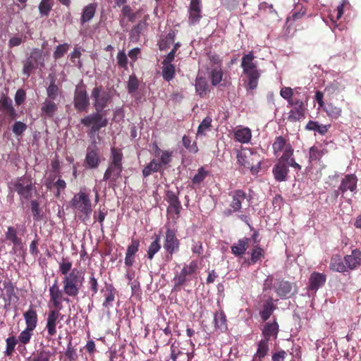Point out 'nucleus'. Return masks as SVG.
<instances>
[{"label":"nucleus","mask_w":361,"mask_h":361,"mask_svg":"<svg viewBox=\"0 0 361 361\" xmlns=\"http://www.w3.org/2000/svg\"><path fill=\"white\" fill-rule=\"evenodd\" d=\"M6 239L11 241L14 245L20 243V239L18 238L16 231L13 227H8L6 232Z\"/></svg>","instance_id":"obj_50"},{"label":"nucleus","mask_w":361,"mask_h":361,"mask_svg":"<svg viewBox=\"0 0 361 361\" xmlns=\"http://www.w3.org/2000/svg\"><path fill=\"white\" fill-rule=\"evenodd\" d=\"M89 105V98L83 85H77L74 95V106L79 111H85Z\"/></svg>","instance_id":"obj_15"},{"label":"nucleus","mask_w":361,"mask_h":361,"mask_svg":"<svg viewBox=\"0 0 361 361\" xmlns=\"http://www.w3.org/2000/svg\"><path fill=\"white\" fill-rule=\"evenodd\" d=\"M138 88V80L135 76H130L128 82V89L130 93L135 92Z\"/></svg>","instance_id":"obj_63"},{"label":"nucleus","mask_w":361,"mask_h":361,"mask_svg":"<svg viewBox=\"0 0 361 361\" xmlns=\"http://www.w3.org/2000/svg\"><path fill=\"white\" fill-rule=\"evenodd\" d=\"M331 125L319 124L317 121H310L306 125V129L308 130H314L322 135H324L329 130Z\"/></svg>","instance_id":"obj_32"},{"label":"nucleus","mask_w":361,"mask_h":361,"mask_svg":"<svg viewBox=\"0 0 361 361\" xmlns=\"http://www.w3.org/2000/svg\"><path fill=\"white\" fill-rule=\"evenodd\" d=\"M53 0H42L39 6V10L42 16H47L51 9Z\"/></svg>","instance_id":"obj_48"},{"label":"nucleus","mask_w":361,"mask_h":361,"mask_svg":"<svg viewBox=\"0 0 361 361\" xmlns=\"http://www.w3.org/2000/svg\"><path fill=\"white\" fill-rule=\"evenodd\" d=\"M326 153V150L325 149L313 146L310 149V159L311 161L319 160Z\"/></svg>","instance_id":"obj_46"},{"label":"nucleus","mask_w":361,"mask_h":361,"mask_svg":"<svg viewBox=\"0 0 361 361\" xmlns=\"http://www.w3.org/2000/svg\"><path fill=\"white\" fill-rule=\"evenodd\" d=\"M122 157L123 154L120 149H116L114 147L111 148V162L110 164L122 166Z\"/></svg>","instance_id":"obj_49"},{"label":"nucleus","mask_w":361,"mask_h":361,"mask_svg":"<svg viewBox=\"0 0 361 361\" xmlns=\"http://www.w3.org/2000/svg\"><path fill=\"white\" fill-rule=\"evenodd\" d=\"M6 353L7 355H10L13 353L15 347L17 344L16 338L14 336L8 337L6 341Z\"/></svg>","instance_id":"obj_58"},{"label":"nucleus","mask_w":361,"mask_h":361,"mask_svg":"<svg viewBox=\"0 0 361 361\" xmlns=\"http://www.w3.org/2000/svg\"><path fill=\"white\" fill-rule=\"evenodd\" d=\"M288 161V160H282V159H279L276 164L273 168V173L277 181L281 182L286 180L288 172V167L286 161Z\"/></svg>","instance_id":"obj_19"},{"label":"nucleus","mask_w":361,"mask_h":361,"mask_svg":"<svg viewBox=\"0 0 361 361\" xmlns=\"http://www.w3.org/2000/svg\"><path fill=\"white\" fill-rule=\"evenodd\" d=\"M280 95L288 101V103H290L293 95V90L289 87H283L280 90Z\"/></svg>","instance_id":"obj_57"},{"label":"nucleus","mask_w":361,"mask_h":361,"mask_svg":"<svg viewBox=\"0 0 361 361\" xmlns=\"http://www.w3.org/2000/svg\"><path fill=\"white\" fill-rule=\"evenodd\" d=\"M31 210L35 219L38 220L41 219V210L37 201L33 200L31 202Z\"/></svg>","instance_id":"obj_61"},{"label":"nucleus","mask_w":361,"mask_h":361,"mask_svg":"<svg viewBox=\"0 0 361 361\" xmlns=\"http://www.w3.org/2000/svg\"><path fill=\"white\" fill-rule=\"evenodd\" d=\"M26 323V328L29 330H35L37 323V314L35 310L30 308L23 314Z\"/></svg>","instance_id":"obj_29"},{"label":"nucleus","mask_w":361,"mask_h":361,"mask_svg":"<svg viewBox=\"0 0 361 361\" xmlns=\"http://www.w3.org/2000/svg\"><path fill=\"white\" fill-rule=\"evenodd\" d=\"M94 100V106L96 111L102 112L111 99L110 93L102 90L101 87H95L91 93Z\"/></svg>","instance_id":"obj_13"},{"label":"nucleus","mask_w":361,"mask_h":361,"mask_svg":"<svg viewBox=\"0 0 361 361\" xmlns=\"http://www.w3.org/2000/svg\"><path fill=\"white\" fill-rule=\"evenodd\" d=\"M357 178L353 174H349L345 176L342 180L339 189L344 192L347 190L354 192L357 186Z\"/></svg>","instance_id":"obj_26"},{"label":"nucleus","mask_w":361,"mask_h":361,"mask_svg":"<svg viewBox=\"0 0 361 361\" xmlns=\"http://www.w3.org/2000/svg\"><path fill=\"white\" fill-rule=\"evenodd\" d=\"M72 262H69L66 259H63L62 262L59 263V271L60 272L64 275V276H67L68 274L72 271Z\"/></svg>","instance_id":"obj_52"},{"label":"nucleus","mask_w":361,"mask_h":361,"mask_svg":"<svg viewBox=\"0 0 361 361\" xmlns=\"http://www.w3.org/2000/svg\"><path fill=\"white\" fill-rule=\"evenodd\" d=\"M153 154L155 159L158 160L159 164L162 169L169 165L172 159L173 152L168 150H162L159 149L157 145L153 146Z\"/></svg>","instance_id":"obj_18"},{"label":"nucleus","mask_w":361,"mask_h":361,"mask_svg":"<svg viewBox=\"0 0 361 361\" xmlns=\"http://www.w3.org/2000/svg\"><path fill=\"white\" fill-rule=\"evenodd\" d=\"M80 123L86 126H91L90 135H94L100 128L106 126L108 121L106 118L103 117L101 112L96 111V113L88 115L82 118Z\"/></svg>","instance_id":"obj_9"},{"label":"nucleus","mask_w":361,"mask_h":361,"mask_svg":"<svg viewBox=\"0 0 361 361\" xmlns=\"http://www.w3.org/2000/svg\"><path fill=\"white\" fill-rule=\"evenodd\" d=\"M272 147L276 156H279L281 152H283L280 158L282 160H288L293 154V149L291 145L282 136L276 137Z\"/></svg>","instance_id":"obj_11"},{"label":"nucleus","mask_w":361,"mask_h":361,"mask_svg":"<svg viewBox=\"0 0 361 361\" xmlns=\"http://www.w3.org/2000/svg\"><path fill=\"white\" fill-rule=\"evenodd\" d=\"M71 205L74 213L80 219H82L83 221L89 219L92 212V207L87 193L80 190L73 196Z\"/></svg>","instance_id":"obj_1"},{"label":"nucleus","mask_w":361,"mask_h":361,"mask_svg":"<svg viewBox=\"0 0 361 361\" xmlns=\"http://www.w3.org/2000/svg\"><path fill=\"white\" fill-rule=\"evenodd\" d=\"M274 308L272 299L270 298L264 303L263 309L259 313L263 321H267L270 317L274 310Z\"/></svg>","instance_id":"obj_39"},{"label":"nucleus","mask_w":361,"mask_h":361,"mask_svg":"<svg viewBox=\"0 0 361 361\" xmlns=\"http://www.w3.org/2000/svg\"><path fill=\"white\" fill-rule=\"evenodd\" d=\"M348 3V0H343L342 3L337 6L333 11H330L329 17L334 27H337L336 21L339 20L343 14V7Z\"/></svg>","instance_id":"obj_31"},{"label":"nucleus","mask_w":361,"mask_h":361,"mask_svg":"<svg viewBox=\"0 0 361 361\" xmlns=\"http://www.w3.org/2000/svg\"><path fill=\"white\" fill-rule=\"evenodd\" d=\"M212 121V118L209 116L204 118L198 127L197 136H204L207 132L211 130Z\"/></svg>","instance_id":"obj_44"},{"label":"nucleus","mask_w":361,"mask_h":361,"mask_svg":"<svg viewBox=\"0 0 361 361\" xmlns=\"http://www.w3.org/2000/svg\"><path fill=\"white\" fill-rule=\"evenodd\" d=\"M69 45L66 43L57 46L54 52V57L56 59L61 58L68 50Z\"/></svg>","instance_id":"obj_54"},{"label":"nucleus","mask_w":361,"mask_h":361,"mask_svg":"<svg viewBox=\"0 0 361 361\" xmlns=\"http://www.w3.org/2000/svg\"><path fill=\"white\" fill-rule=\"evenodd\" d=\"M361 261V252L358 250H353L350 255L344 257V262L348 269H354L360 265Z\"/></svg>","instance_id":"obj_24"},{"label":"nucleus","mask_w":361,"mask_h":361,"mask_svg":"<svg viewBox=\"0 0 361 361\" xmlns=\"http://www.w3.org/2000/svg\"><path fill=\"white\" fill-rule=\"evenodd\" d=\"M331 119L338 118L342 113V109L339 106L334 105L332 103H328L322 109Z\"/></svg>","instance_id":"obj_34"},{"label":"nucleus","mask_w":361,"mask_h":361,"mask_svg":"<svg viewBox=\"0 0 361 361\" xmlns=\"http://www.w3.org/2000/svg\"><path fill=\"white\" fill-rule=\"evenodd\" d=\"M63 319V315L61 313V310L49 309L47 317L46 329L48 336H53L56 334V326Z\"/></svg>","instance_id":"obj_14"},{"label":"nucleus","mask_w":361,"mask_h":361,"mask_svg":"<svg viewBox=\"0 0 361 361\" xmlns=\"http://www.w3.org/2000/svg\"><path fill=\"white\" fill-rule=\"evenodd\" d=\"M330 269L338 272H345L347 271L345 263L342 262L340 256L334 255L331 259Z\"/></svg>","instance_id":"obj_35"},{"label":"nucleus","mask_w":361,"mask_h":361,"mask_svg":"<svg viewBox=\"0 0 361 361\" xmlns=\"http://www.w3.org/2000/svg\"><path fill=\"white\" fill-rule=\"evenodd\" d=\"M326 276L325 274L313 272L309 279V288L312 290L317 291L326 282Z\"/></svg>","instance_id":"obj_23"},{"label":"nucleus","mask_w":361,"mask_h":361,"mask_svg":"<svg viewBox=\"0 0 361 361\" xmlns=\"http://www.w3.org/2000/svg\"><path fill=\"white\" fill-rule=\"evenodd\" d=\"M214 320L215 326L217 329H220L221 331H224L227 329L226 317L222 311L215 313Z\"/></svg>","instance_id":"obj_43"},{"label":"nucleus","mask_w":361,"mask_h":361,"mask_svg":"<svg viewBox=\"0 0 361 361\" xmlns=\"http://www.w3.org/2000/svg\"><path fill=\"white\" fill-rule=\"evenodd\" d=\"M11 184L23 202L31 197L34 185L30 177L23 176L16 179Z\"/></svg>","instance_id":"obj_7"},{"label":"nucleus","mask_w":361,"mask_h":361,"mask_svg":"<svg viewBox=\"0 0 361 361\" xmlns=\"http://www.w3.org/2000/svg\"><path fill=\"white\" fill-rule=\"evenodd\" d=\"M196 92L201 97L206 95L208 90V84L205 78L202 77H197L195 80Z\"/></svg>","instance_id":"obj_40"},{"label":"nucleus","mask_w":361,"mask_h":361,"mask_svg":"<svg viewBox=\"0 0 361 361\" xmlns=\"http://www.w3.org/2000/svg\"><path fill=\"white\" fill-rule=\"evenodd\" d=\"M255 56L252 51L245 54L242 57L241 67L244 74L247 78V85L251 90L257 87L258 80L260 77L259 71L257 68V63L255 61Z\"/></svg>","instance_id":"obj_2"},{"label":"nucleus","mask_w":361,"mask_h":361,"mask_svg":"<svg viewBox=\"0 0 361 361\" xmlns=\"http://www.w3.org/2000/svg\"><path fill=\"white\" fill-rule=\"evenodd\" d=\"M85 162L88 167L91 169L97 168L99 166L100 159L95 144L87 148Z\"/></svg>","instance_id":"obj_20"},{"label":"nucleus","mask_w":361,"mask_h":361,"mask_svg":"<svg viewBox=\"0 0 361 361\" xmlns=\"http://www.w3.org/2000/svg\"><path fill=\"white\" fill-rule=\"evenodd\" d=\"M96 11V6L90 4L83 8L82 14L81 16V23H85L90 21L94 16Z\"/></svg>","instance_id":"obj_38"},{"label":"nucleus","mask_w":361,"mask_h":361,"mask_svg":"<svg viewBox=\"0 0 361 361\" xmlns=\"http://www.w3.org/2000/svg\"><path fill=\"white\" fill-rule=\"evenodd\" d=\"M84 281L83 276L77 269H73L67 276L63 278V290L67 296L76 297Z\"/></svg>","instance_id":"obj_3"},{"label":"nucleus","mask_w":361,"mask_h":361,"mask_svg":"<svg viewBox=\"0 0 361 361\" xmlns=\"http://www.w3.org/2000/svg\"><path fill=\"white\" fill-rule=\"evenodd\" d=\"M57 105L50 99H46L42 106V116L46 118H51L57 110Z\"/></svg>","instance_id":"obj_28"},{"label":"nucleus","mask_w":361,"mask_h":361,"mask_svg":"<svg viewBox=\"0 0 361 361\" xmlns=\"http://www.w3.org/2000/svg\"><path fill=\"white\" fill-rule=\"evenodd\" d=\"M278 332L279 325L276 321L271 323H266L262 329V334L264 337V339H267L268 341L271 338L276 339L277 338Z\"/></svg>","instance_id":"obj_27"},{"label":"nucleus","mask_w":361,"mask_h":361,"mask_svg":"<svg viewBox=\"0 0 361 361\" xmlns=\"http://www.w3.org/2000/svg\"><path fill=\"white\" fill-rule=\"evenodd\" d=\"M249 239L244 238L240 239L236 243L231 246V252L236 256L242 255L246 251L248 246Z\"/></svg>","instance_id":"obj_30"},{"label":"nucleus","mask_w":361,"mask_h":361,"mask_svg":"<svg viewBox=\"0 0 361 361\" xmlns=\"http://www.w3.org/2000/svg\"><path fill=\"white\" fill-rule=\"evenodd\" d=\"M264 256V250L258 246H255L251 253V261L254 264Z\"/></svg>","instance_id":"obj_56"},{"label":"nucleus","mask_w":361,"mask_h":361,"mask_svg":"<svg viewBox=\"0 0 361 361\" xmlns=\"http://www.w3.org/2000/svg\"><path fill=\"white\" fill-rule=\"evenodd\" d=\"M180 47V43H176L172 50L168 54L162 62V76L166 81L171 80L175 75V67L171 63L175 57L176 50Z\"/></svg>","instance_id":"obj_12"},{"label":"nucleus","mask_w":361,"mask_h":361,"mask_svg":"<svg viewBox=\"0 0 361 361\" xmlns=\"http://www.w3.org/2000/svg\"><path fill=\"white\" fill-rule=\"evenodd\" d=\"M175 38V32L173 31L170 32L166 36L163 37L159 42V49L161 50H165L169 48V47L173 44Z\"/></svg>","instance_id":"obj_42"},{"label":"nucleus","mask_w":361,"mask_h":361,"mask_svg":"<svg viewBox=\"0 0 361 361\" xmlns=\"http://www.w3.org/2000/svg\"><path fill=\"white\" fill-rule=\"evenodd\" d=\"M51 353L49 351H42L35 356L31 361H49Z\"/></svg>","instance_id":"obj_64"},{"label":"nucleus","mask_w":361,"mask_h":361,"mask_svg":"<svg viewBox=\"0 0 361 361\" xmlns=\"http://www.w3.org/2000/svg\"><path fill=\"white\" fill-rule=\"evenodd\" d=\"M0 110L10 116H13L15 110L13 107L12 100L7 97H1L0 99Z\"/></svg>","instance_id":"obj_37"},{"label":"nucleus","mask_w":361,"mask_h":361,"mask_svg":"<svg viewBox=\"0 0 361 361\" xmlns=\"http://www.w3.org/2000/svg\"><path fill=\"white\" fill-rule=\"evenodd\" d=\"M197 263L192 261L188 264H185L180 273H176L173 279L174 288H178L185 284L196 276Z\"/></svg>","instance_id":"obj_8"},{"label":"nucleus","mask_w":361,"mask_h":361,"mask_svg":"<svg viewBox=\"0 0 361 361\" xmlns=\"http://www.w3.org/2000/svg\"><path fill=\"white\" fill-rule=\"evenodd\" d=\"M229 196L232 200L230 203L231 209L228 211V214L239 212L242 208V203L244 202L246 195L242 190H235L229 192Z\"/></svg>","instance_id":"obj_17"},{"label":"nucleus","mask_w":361,"mask_h":361,"mask_svg":"<svg viewBox=\"0 0 361 361\" xmlns=\"http://www.w3.org/2000/svg\"><path fill=\"white\" fill-rule=\"evenodd\" d=\"M209 75L212 85L216 86L219 85L223 78L221 67L220 66L212 67Z\"/></svg>","instance_id":"obj_36"},{"label":"nucleus","mask_w":361,"mask_h":361,"mask_svg":"<svg viewBox=\"0 0 361 361\" xmlns=\"http://www.w3.org/2000/svg\"><path fill=\"white\" fill-rule=\"evenodd\" d=\"M269 350V341L267 339H262L258 343V348L255 354V357L259 359L264 357L267 355Z\"/></svg>","instance_id":"obj_41"},{"label":"nucleus","mask_w":361,"mask_h":361,"mask_svg":"<svg viewBox=\"0 0 361 361\" xmlns=\"http://www.w3.org/2000/svg\"><path fill=\"white\" fill-rule=\"evenodd\" d=\"M160 238L159 236H156L154 240L150 244L147 250V257L152 259L154 255L158 252L161 248L159 243Z\"/></svg>","instance_id":"obj_47"},{"label":"nucleus","mask_w":361,"mask_h":361,"mask_svg":"<svg viewBox=\"0 0 361 361\" xmlns=\"http://www.w3.org/2000/svg\"><path fill=\"white\" fill-rule=\"evenodd\" d=\"M238 162L244 168L249 169L252 173L256 174L260 170L262 158L252 149H245L238 154Z\"/></svg>","instance_id":"obj_4"},{"label":"nucleus","mask_w":361,"mask_h":361,"mask_svg":"<svg viewBox=\"0 0 361 361\" xmlns=\"http://www.w3.org/2000/svg\"><path fill=\"white\" fill-rule=\"evenodd\" d=\"M181 209V205L176 196H173L170 199L169 206L168 207L169 214H175L177 216H178Z\"/></svg>","instance_id":"obj_45"},{"label":"nucleus","mask_w":361,"mask_h":361,"mask_svg":"<svg viewBox=\"0 0 361 361\" xmlns=\"http://www.w3.org/2000/svg\"><path fill=\"white\" fill-rule=\"evenodd\" d=\"M304 116L305 110H302V109H298L293 108L289 111L288 119L295 121L304 118Z\"/></svg>","instance_id":"obj_51"},{"label":"nucleus","mask_w":361,"mask_h":361,"mask_svg":"<svg viewBox=\"0 0 361 361\" xmlns=\"http://www.w3.org/2000/svg\"><path fill=\"white\" fill-rule=\"evenodd\" d=\"M183 146L190 152L196 153L197 152V147L195 143L191 144L190 138L184 135L182 139Z\"/></svg>","instance_id":"obj_53"},{"label":"nucleus","mask_w":361,"mask_h":361,"mask_svg":"<svg viewBox=\"0 0 361 361\" xmlns=\"http://www.w3.org/2000/svg\"><path fill=\"white\" fill-rule=\"evenodd\" d=\"M47 92L48 96L47 99L54 100L58 95L59 88L53 82L47 87Z\"/></svg>","instance_id":"obj_60"},{"label":"nucleus","mask_w":361,"mask_h":361,"mask_svg":"<svg viewBox=\"0 0 361 361\" xmlns=\"http://www.w3.org/2000/svg\"><path fill=\"white\" fill-rule=\"evenodd\" d=\"M33 331L34 330H29L27 328H26L18 336V341L23 344L28 343L30 341Z\"/></svg>","instance_id":"obj_55"},{"label":"nucleus","mask_w":361,"mask_h":361,"mask_svg":"<svg viewBox=\"0 0 361 361\" xmlns=\"http://www.w3.org/2000/svg\"><path fill=\"white\" fill-rule=\"evenodd\" d=\"M233 133L235 140L240 143L247 144L251 140V130L247 127L237 126Z\"/></svg>","instance_id":"obj_22"},{"label":"nucleus","mask_w":361,"mask_h":361,"mask_svg":"<svg viewBox=\"0 0 361 361\" xmlns=\"http://www.w3.org/2000/svg\"><path fill=\"white\" fill-rule=\"evenodd\" d=\"M121 171L122 166L110 164L104 173L103 179L114 183L120 177Z\"/></svg>","instance_id":"obj_25"},{"label":"nucleus","mask_w":361,"mask_h":361,"mask_svg":"<svg viewBox=\"0 0 361 361\" xmlns=\"http://www.w3.org/2000/svg\"><path fill=\"white\" fill-rule=\"evenodd\" d=\"M160 164H159L157 159H153L148 164L144 167L142 170V175L144 177H148L152 173L162 171L163 169L161 168Z\"/></svg>","instance_id":"obj_33"},{"label":"nucleus","mask_w":361,"mask_h":361,"mask_svg":"<svg viewBox=\"0 0 361 361\" xmlns=\"http://www.w3.org/2000/svg\"><path fill=\"white\" fill-rule=\"evenodd\" d=\"M44 66V57L39 50L35 49L31 51L30 56L24 61L23 74L27 78L32 72Z\"/></svg>","instance_id":"obj_10"},{"label":"nucleus","mask_w":361,"mask_h":361,"mask_svg":"<svg viewBox=\"0 0 361 361\" xmlns=\"http://www.w3.org/2000/svg\"><path fill=\"white\" fill-rule=\"evenodd\" d=\"M207 176V171L203 167L198 169L197 173L193 177L192 183L194 184H199L204 180Z\"/></svg>","instance_id":"obj_59"},{"label":"nucleus","mask_w":361,"mask_h":361,"mask_svg":"<svg viewBox=\"0 0 361 361\" xmlns=\"http://www.w3.org/2000/svg\"><path fill=\"white\" fill-rule=\"evenodd\" d=\"M273 288L280 298H285L290 293L292 290L291 284L286 281L274 279L272 276H269L264 283V290Z\"/></svg>","instance_id":"obj_6"},{"label":"nucleus","mask_w":361,"mask_h":361,"mask_svg":"<svg viewBox=\"0 0 361 361\" xmlns=\"http://www.w3.org/2000/svg\"><path fill=\"white\" fill-rule=\"evenodd\" d=\"M201 18V0H191L189 11L190 23L196 24Z\"/></svg>","instance_id":"obj_21"},{"label":"nucleus","mask_w":361,"mask_h":361,"mask_svg":"<svg viewBox=\"0 0 361 361\" xmlns=\"http://www.w3.org/2000/svg\"><path fill=\"white\" fill-rule=\"evenodd\" d=\"M49 300L47 305L49 309L61 310L63 302H70V299L65 296L63 290L60 289L57 281H55L49 287Z\"/></svg>","instance_id":"obj_5"},{"label":"nucleus","mask_w":361,"mask_h":361,"mask_svg":"<svg viewBox=\"0 0 361 361\" xmlns=\"http://www.w3.org/2000/svg\"><path fill=\"white\" fill-rule=\"evenodd\" d=\"M179 245V240L176 237L175 231L168 228L166 231L164 248L167 252L172 255L178 250Z\"/></svg>","instance_id":"obj_16"},{"label":"nucleus","mask_w":361,"mask_h":361,"mask_svg":"<svg viewBox=\"0 0 361 361\" xmlns=\"http://www.w3.org/2000/svg\"><path fill=\"white\" fill-rule=\"evenodd\" d=\"M140 243L137 240L133 239L130 245L128 247L126 254L128 255H134L138 251Z\"/></svg>","instance_id":"obj_62"}]
</instances>
